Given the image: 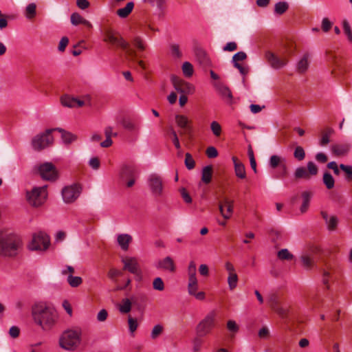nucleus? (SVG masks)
Returning <instances> with one entry per match:
<instances>
[{"mask_svg":"<svg viewBox=\"0 0 352 352\" xmlns=\"http://www.w3.org/2000/svg\"><path fill=\"white\" fill-rule=\"evenodd\" d=\"M55 130H57L60 133H61V138H62L63 142L65 144H71L72 142H75L78 138L76 135L70 132L66 131L63 129L58 128V129H56Z\"/></svg>","mask_w":352,"mask_h":352,"instance_id":"a878e982","label":"nucleus"},{"mask_svg":"<svg viewBox=\"0 0 352 352\" xmlns=\"http://www.w3.org/2000/svg\"><path fill=\"white\" fill-rule=\"evenodd\" d=\"M67 280L69 285L72 287H77L80 285L82 283V280L80 276H74L69 274L67 276Z\"/></svg>","mask_w":352,"mask_h":352,"instance_id":"4c0bfd02","label":"nucleus"},{"mask_svg":"<svg viewBox=\"0 0 352 352\" xmlns=\"http://www.w3.org/2000/svg\"><path fill=\"white\" fill-rule=\"evenodd\" d=\"M270 302L272 309L280 316L285 317L287 314L288 309L286 307L277 306V300L275 297L271 298Z\"/></svg>","mask_w":352,"mask_h":352,"instance_id":"cd10ccee","label":"nucleus"},{"mask_svg":"<svg viewBox=\"0 0 352 352\" xmlns=\"http://www.w3.org/2000/svg\"><path fill=\"white\" fill-rule=\"evenodd\" d=\"M210 129L212 134L215 137H219L222 132V128L221 124L217 121H212L210 123Z\"/></svg>","mask_w":352,"mask_h":352,"instance_id":"79ce46f5","label":"nucleus"},{"mask_svg":"<svg viewBox=\"0 0 352 352\" xmlns=\"http://www.w3.org/2000/svg\"><path fill=\"white\" fill-rule=\"evenodd\" d=\"M80 194V188L76 184L66 186L62 190L63 201L67 204L74 202L79 197Z\"/></svg>","mask_w":352,"mask_h":352,"instance_id":"ddd939ff","label":"nucleus"},{"mask_svg":"<svg viewBox=\"0 0 352 352\" xmlns=\"http://www.w3.org/2000/svg\"><path fill=\"white\" fill-rule=\"evenodd\" d=\"M227 328L228 329L234 333H236L239 331V326L236 323L234 320H230L227 322Z\"/></svg>","mask_w":352,"mask_h":352,"instance_id":"13d9d810","label":"nucleus"},{"mask_svg":"<svg viewBox=\"0 0 352 352\" xmlns=\"http://www.w3.org/2000/svg\"><path fill=\"white\" fill-rule=\"evenodd\" d=\"M265 56L271 67L276 69L284 67L287 63L285 58H280L272 52L266 53Z\"/></svg>","mask_w":352,"mask_h":352,"instance_id":"dca6fc26","label":"nucleus"},{"mask_svg":"<svg viewBox=\"0 0 352 352\" xmlns=\"http://www.w3.org/2000/svg\"><path fill=\"white\" fill-rule=\"evenodd\" d=\"M128 323L129 331L131 333H133L137 329L138 326L137 320L129 316L128 318Z\"/></svg>","mask_w":352,"mask_h":352,"instance_id":"4d7b16f0","label":"nucleus"},{"mask_svg":"<svg viewBox=\"0 0 352 352\" xmlns=\"http://www.w3.org/2000/svg\"><path fill=\"white\" fill-rule=\"evenodd\" d=\"M71 23L74 25H78L79 24H82L89 28H92L91 23L89 21L84 19L78 13H73L71 15Z\"/></svg>","mask_w":352,"mask_h":352,"instance_id":"393cba45","label":"nucleus"},{"mask_svg":"<svg viewBox=\"0 0 352 352\" xmlns=\"http://www.w3.org/2000/svg\"><path fill=\"white\" fill-rule=\"evenodd\" d=\"M322 180L327 188L332 189L334 187L335 180L330 173H324Z\"/></svg>","mask_w":352,"mask_h":352,"instance_id":"f704fd0d","label":"nucleus"},{"mask_svg":"<svg viewBox=\"0 0 352 352\" xmlns=\"http://www.w3.org/2000/svg\"><path fill=\"white\" fill-rule=\"evenodd\" d=\"M82 331L80 327L66 329L60 335L58 340L59 346L64 350L74 351L80 345Z\"/></svg>","mask_w":352,"mask_h":352,"instance_id":"f03ea898","label":"nucleus"},{"mask_svg":"<svg viewBox=\"0 0 352 352\" xmlns=\"http://www.w3.org/2000/svg\"><path fill=\"white\" fill-rule=\"evenodd\" d=\"M294 156L299 161L302 160L305 157V153L303 148L300 146L296 147L294 153Z\"/></svg>","mask_w":352,"mask_h":352,"instance_id":"09e8293b","label":"nucleus"},{"mask_svg":"<svg viewBox=\"0 0 352 352\" xmlns=\"http://www.w3.org/2000/svg\"><path fill=\"white\" fill-rule=\"evenodd\" d=\"M188 280H195L197 279V267L196 264L194 261H190L189 263L188 270Z\"/></svg>","mask_w":352,"mask_h":352,"instance_id":"473e14b6","label":"nucleus"},{"mask_svg":"<svg viewBox=\"0 0 352 352\" xmlns=\"http://www.w3.org/2000/svg\"><path fill=\"white\" fill-rule=\"evenodd\" d=\"M331 150L332 153L336 156H344L349 153L350 145L346 143L335 144L331 146Z\"/></svg>","mask_w":352,"mask_h":352,"instance_id":"aec40b11","label":"nucleus"},{"mask_svg":"<svg viewBox=\"0 0 352 352\" xmlns=\"http://www.w3.org/2000/svg\"><path fill=\"white\" fill-rule=\"evenodd\" d=\"M331 25H332L331 22L327 18H324L322 19V29L324 32H328L331 29Z\"/></svg>","mask_w":352,"mask_h":352,"instance_id":"774afa93","label":"nucleus"},{"mask_svg":"<svg viewBox=\"0 0 352 352\" xmlns=\"http://www.w3.org/2000/svg\"><path fill=\"white\" fill-rule=\"evenodd\" d=\"M170 135L172 136V141H173L175 148L177 149H180L181 146H180V143H179V138H178L176 131L173 129H171Z\"/></svg>","mask_w":352,"mask_h":352,"instance_id":"052dcab7","label":"nucleus"},{"mask_svg":"<svg viewBox=\"0 0 352 352\" xmlns=\"http://www.w3.org/2000/svg\"><path fill=\"white\" fill-rule=\"evenodd\" d=\"M247 58V55L243 52H239L235 54L232 57V62L234 65L235 63H239V61H241L245 60Z\"/></svg>","mask_w":352,"mask_h":352,"instance_id":"864d4df0","label":"nucleus"},{"mask_svg":"<svg viewBox=\"0 0 352 352\" xmlns=\"http://www.w3.org/2000/svg\"><path fill=\"white\" fill-rule=\"evenodd\" d=\"M24 15L26 19L31 20L36 15V5L34 3H29L24 11Z\"/></svg>","mask_w":352,"mask_h":352,"instance_id":"c85d7f7f","label":"nucleus"},{"mask_svg":"<svg viewBox=\"0 0 352 352\" xmlns=\"http://www.w3.org/2000/svg\"><path fill=\"white\" fill-rule=\"evenodd\" d=\"M300 259L302 266L307 270H311L314 265V256L310 253L302 254Z\"/></svg>","mask_w":352,"mask_h":352,"instance_id":"4be33fe9","label":"nucleus"},{"mask_svg":"<svg viewBox=\"0 0 352 352\" xmlns=\"http://www.w3.org/2000/svg\"><path fill=\"white\" fill-rule=\"evenodd\" d=\"M133 45L140 50H144L145 45L140 37H135L133 41Z\"/></svg>","mask_w":352,"mask_h":352,"instance_id":"680f3d73","label":"nucleus"},{"mask_svg":"<svg viewBox=\"0 0 352 352\" xmlns=\"http://www.w3.org/2000/svg\"><path fill=\"white\" fill-rule=\"evenodd\" d=\"M132 303L130 299H122L121 304L119 305L118 309L120 313L127 314L131 310Z\"/></svg>","mask_w":352,"mask_h":352,"instance_id":"7c9ffc66","label":"nucleus"},{"mask_svg":"<svg viewBox=\"0 0 352 352\" xmlns=\"http://www.w3.org/2000/svg\"><path fill=\"white\" fill-rule=\"evenodd\" d=\"M54 129H47L43 133L35 135L31 142L34 150L40 151L50 146L54 142V138L52 135Z\"/></svg>","mask_w":352,"mask_h":352,"instance_id":"0eeeda50","label":"nucleus"},{"mask_svg":"<svg viewBox=\"0 0 352 352\" xmlns=\"http://www.w3.org/2000/svg\"><path fill=\"white\" fill-rule=\"evenodd\" d=\"M238 283V276L236 274H232L228 275V284L229 286V289L230 290H233L237 286Z\"/></svg>","mask_w":352,"mask_h":352,"instance_id":"a18cd8bd","label":"nucleus"},{"mask_svg":"<svg viewBox=\"0 0 352 352\" xmlns=\"http://www.w3.org/2000/svg\"><path fill=\"white\" fill-rule=\"evenodd\" d=\"M288 3L285 1H280L275 4L274 12L277 14H283L288 9Z\"/></svg>","mask_w":352,"mask_h":352,"instance_id":"e433bc0d","label":"nucleus"},{"mask_svg":"<svg viewBox=\"0 0 352 352\" xmlns=\"http://www.w3.org/2000/svg\"><path fill=\"white\" fill-rule=\"evenodd\" d=\"M332 133L333 131L331 129H329L327 132L322 134L320 141V144L321 146L327 145L330 142V135Z\"/></svg>","mask_w":352,"mask_h":352,"instance_id":"3c124183","label":"nucleus"},{"mask_svg":"<svg viewBox=\"0 0 352 352\" xmlns=\"http://www.w3.org/2000/svg\"><path fill=\"white\" fill-rule=\"evenodd\" d=\"M171 82L174 89L180 94H192L195 91V87L192 84L179 77L172 76Z\"/></svg>","mask_w":352,"mask_h":352,"instance_id":"1a4fd4ad","label":"nucleus"},{"mask_svg":"<svg viewBox=\"0 0 352 352\" xmlns=\"http://www.w3.org/2000/svg\"><path fill=\"white\" fill-rule=\"evenodd\" d=\"M170 52H171V55L174 57V58H181L182 56V52L180 51V49H179V47L178 45L177 44H172L170 47Z\"/></svg>","mask_w":352,"mask_h":352,"instance_id":"8fccbe9b","label":"nucleus"},{"mask_svg":"<svg viewBox=\"0 0 352 352\" xmlns=\"http://www.w3.org/2000/svg\"><path fill=\"white\" fill-rule=\"evenodd\" d=\"M309 55L308 54H305L298 61L296 64L297 71L303 74L306 72L309 68Z\"/></svg>","mask_w":352,"mask_h":352,"instance_id":"5701e85b","label":"nucleus"},{"mask_svg":"<svg viewBox=\"0 0 352 352\" xmlns=\"http://www.w3.org/2000/svg\"><path fill=\"white\" fill-rule=\"evenodd\" d=\"M134 8V3L133 1L128 2L124 8H120L117 10L116 13L120 18L127 17L132 12Z\"/></svg>","mask_w":352,"mask_h":352,"instance_id":"bb28decb","label":"nucleus"},{"mask_svg":"<svg viewBox=\"0 0 352 352\" xmlns=\"http://www.w3.org/2000/svg\"><path fill=\"white\" fill-rule=\"evenodd\" d=\"M232 160L234 164V173L235 175L241 179L246 178V171L244 164L238 160L235 156L232 157Z\"/></svg>","mask_w":352,"mask_h":352,"instance_id":"6ab92c4d","label":"nucleus"},{"mask_svg":"<svg viewBox=\"0 0 352 352\" xmlns=\"http://www.w3.org/2000/svg\"><path fill=\"white\" fill-rule=\"evenodd\" d=\"M132 241V236L128 234H120L117 236V242L121 249L126 251L129 249L130 243Z\"/></svg>","mask_w":352,"mask_h":352,"instance_id":"412c9836","label":"nucleus"},{"mask_svg":"<svg viewBox=\"0 0 352 352\" xmlns=\"http://www.w3.org/2000/svg\"><path fill=\"white\" fill-rule=\"evenodd\" d=\"M185 164L189 170L192 169L195 167V161L188 153H186L185 155Z\"/></svg>","mask_w":352,"mask_h":352,"instance_id":"603ef678","label":"nucleus"},{"mask_svg":"<svg viewBox=\"0 0 352 352\" xmlns=\"http://www.w3.org/2000/svg\"><path fill=\"white\" fill-rule=\"evenodd\" d=\"M60 102L63 106L69 108L81 107L85 104V101L84 100L74 98L68 95L62 96Z\"/></svg>","mask_w":352,"mask_h":352,"instance_id":"4468645a","label":"nucleus"},{"mask_svg":"<svg viewBox=\"0 0 352 352\" xmlns=\"http://www.w3.org/2000/svg\"><path fill=\"white\" fill-rule=\"evenodd\" d=\"M151 193L155 197H161L163 194V183L161 177L155 173L151 174L147 179Z\"/></svg>","mask_w":352,"mask_h":352,"instance_id":"9d476101","label":"nucleus"},{"mask_svg":"<svg viewBox=\"0 0 352 352\" xmlns=\"http://www.w3.org/2000/svg\"><path fill=\"white\" fill-rule=\"evenodd\" d=\"M188 293L190 296H193L199 289L198 280H188Z\"/></svg>","mask_w":352,"mask_h":352,"instance_id":"2f4dec72","label":"nucleus"},{"mask_svg":"<svg viewBox=\"0 0 352 352\" xmlns=\"http://www.w3.org/2000/svg\"><path fill=\"white\" fill-rule=\"evenodd\" d=\"M217 318L216 311L212 310L208 312L204 318L201 320L196 327V332L200 337L208 335L215 326Z\"/></svg>","mask_w":352,"mask_h":352,"instance_id":"423d86ee","label":"nucleus"},{"mask_svg":"<svg viewBox=\"0 0 352 352\" xmlns=\"http://www.w3.org/2000/svg\"><path fill=\"white\" fill-rule=\"evenodd\" d=\"M307 172L309 177H310V175H316L318 173V167L314 162H309L307 163Z\"/></svg>","mask_w":352,"mask_h":352,"instance_id":"5fc2aeb1","label":"nucleus"},{"mask_svg":"<svg viewBox=\"0 0 352 352\" xmlns=\"http://www.w3.org/2000/svg\"><path fill=\"white\" fill-rule=\"evenodd\" d=\"M277 256L280 260L290 261L294 258V255L287 249L280 250L278 252Z\"/></svg>","mask_w":352,"mask_h":352,"instance_id":"c03bdc74","label":"nucleus"},{"mask_svg":"<svg viewBox=\"0 0 352 352\" xmlns=\"http://www.w3.org/2000/svg\"><path fill=\"white\" fill-rule=\"evenodd\" d=\"M41 177L45 180H56L58 173L56 166L51 162H45L38 168Z\"/></svg>","mask_w":352,"mask_h":352,"instance_id":"9b49d317","label":"nucleus"},{"mask_svg":"<svg viewBox=\"0 0 352 352\" xmlns=\"http://www.w3.org/2000/svg\"><path fill=\"white\" fill-rule=\"evenodd\" d=\"M34 322L43 331L51 330L58 320V314L52 306L40 302L32 308Z\"/></svg>","mask_w":352,"mask_h":352,"instance_id":"f257e3e1","label":"nucleus"},{"mask_svg":"<svg viewBox=\"0 0 352 352\" xmlns=\"http://www.w3.org/2000/svg\"><path fill=\"white\" fill-rule=\"evenodd\" d=\"M343 29L344 33L346 34L348 39L350 42H352V31L351 30L350 25L347 21H344L343 23Z\"/></svg>","mask_w":352,"mask_h":352,"instance_id":"bf43d9fd","label":"nucleus"},{"mask_svg":"<svg viewBox=\"0 0 352 352\" xmlns=\"http://www.w3.org/2000/svg\"><path fill=\"white\" fill-rule=\"evenodd\" d=\"M313 196V193L310 191H304L301 194L302 202L300 208L301 213H305L307 211L311 199Z\"/></svg>","mask_w":352,"mask_h":352,"instance_id":"b1692460","label":"nucleus"},{"mask_svg":"<svg viewBox=\"0 0 352 352\" xmlns=\"http://www.w3.org/2000/svg\"><path fill=\"white\" fill-rule=\"evenodd\" d=\"M121 261L124 264V270L131 274L138 273V270L140 268L138 261L135 257L124 256L122 258Z\"/></svg>","mask_w":352,"mask_h":352,"instance_id":"2eb2a0df","label":"nucleus"},{"mask_svg":"<svg viewBox=\"0 0 352 352\" xmlns=\"http://www.w3.org/2000/svg\"><path fill=\"white\" fill-rule=\"evenodd\" d=\"M156 267L169 272H174L175 271L174 261L170 256H166L164 258L160 260L156 264Z\"/></svg>","mask_w":352,"mask_h":352,"instance_id":"f3484780","label":"nucleus"},{"mask_svg":"<svg viewBox=\"0 0 352 352\" xmlns=\"http://www.w3.org/2000/svg\"><path fill=\"white\" fill-rule=\"evenodd\" d=\"M164 327L162 324H155L151 332V338L153 340L157 338L163 332Z\"/></svg>","mask_w":352,"mask_h":352,"instance_id":"37998d69","label":"nucleus"},{"mask_svg":"<svg viewBox=\"0 0 352 352\" xmlns=\"http://www.w3.org/2000/svg\"><path fill=\"white\" fill-rule=\"evenodd\" d=\"M99 159L96 157H91L89 161V165L94 170H97L100 167Z\"/></svg>","mask_w":352,"mask_h":352,"instance_id":"0e129e2a","label":"nucleus"},{"mask_svg":"<svg viewBox=\"0 0 352 352\" xmlns=\"http://www.w3.org/2000/svg\"><path fill=\"white\" fill-rule=\"evenodd\" d=\"M340 168L347 175L349 179H352V166L341 164Z\"/></svg>","mask_w":352,"mask_h":352,"instance_id":"69168bd1","label":"nucleus"},{"mask_svg":"<svg viewBox=\"0 0 352 352\" xmlns=\"http://www.w3.org/2000/svg\"><path fill=\"white\" fill-rule=\"evenodd\" d=\"M50 245V237L44 232L35 233L28 245L30 250L45 251Z\"/></svg>","mask_w":352,"mask_h":352,"instance_id":"6e6552de","label":"nucleus"},{"mask_svg":"<svg viewBox=\"0 0 352 352\" xmlns=\"http://www.w3.org/2000/svg\"><path fill=\"white\" fill-rule=\"evenodd\" d=\"M285 162V159L278 155H272L270 158V166L272 168H276L278 165L283 164L282 162Z\"/></svg>","mask_w":352,"mask_h":352,"instance_id":"ea45409f","label":"nucleus"},{"mask_svg":"<svg viewBox=\"0 0 352 352\" xmlns=\"http://www.w3.org/2000/svg\"><path fill=\"white\" fill-rule=\"evenodd\" d=\"M184 75L187 78H190L194 73L192 65L190 62H184L182 67Z\"/></svg>","mask_w":352,"mask_h":352,"instance_id":"72a5a7b5","label":"nucleus"},{"mask_svg":"<svg viewBox=\"0 0 352 352\" xmlns=\"http://www.w3.org/2000/svg\"><path fill=\"white\" fill-rule=\"evenodd\" d=\"M175 122L177 125L185 130V132L187 133H190L192 131V126H190L191 121L188 119V118L185 115H176L175 116Z\"/></svg>","mask_w":352,"mask_h":352,"instance_id":"a211bd4d","label":"nucleus"},{"mask_svg":"<svg viewBox=\"0 0 352 352\" xmlns=\"http://www.w3.org/2000/svg\"><path fill=\"white\" fill-rule=\"evenodd\" d=\"M219 93L228 103L232 102V95L230 90L228 87H220Z\"/></svg>","mask_w":352,"mask_h":352,"instance_id":"c9c22d12","label":"nucleus"},{"mask_svg":"<svg viewBox=\"0 0 352 352\" xmlns=\"http://www.w3.org/2000/svg\"><path fill=\"white\" fill-rule=\"evenodd\" d=\"M202 345V340L199 338H195L192 340V351L199 352Z\"/></svg>","mask_w":352,"mask_h":352,"instance_id":"6e6d98bb","label":"nucleus"},{"mask_svg":"<svg viewBox=\"0 0 352 352\" xmlns=\"http://www.w3.org/2000/svg\"><path fill=\"white\" fill-rule=\"evenodd\" d=\"M153 287L157 291H163L164 289V283L163 280L160 277L154 278L153 281Z\"/></svg>","mask_w":352,"mask_h":352,"instance_id":"49530a36","label":"nucleus"},{"mask_svg":"<svg viewBox=\"0 0 352 352\" xmlns=\"http://www.w3.org/2000/svg\"><path fill=\"white\" fill-rule=\"evenodd\" d=\"M338 220L336 217L331 216L329 219L327 221L326 224L329 230H334L337 227Z\"/></svg>","mask_w":352,"mask_h":352,"instance_id":"de8ad7c7","label":"nucleus"},{"mask_svg":"<svg viewBox=\"0 0 352 352\" xmlns=\"http://www.w3.org/2000/svg\"><path fill=\"white\" fill-rule=\"evenodd\" d=\"M47 198V186L34 187L30 191L26 192V199L33 207L42 206Z\"/></svg>","mask_w":352,"mask_h":352,"instance_id":"39448f33","label":"nucleus"},{"mask_svg":"<svg viewBox=\"0 0 352 352\" xmlns=\"http://www.w3.org/2000/svg\"><path fill=\"white\" fill-rule=\"evenodd\" d=\"M219 210L223 219H230L234 212V201L224 197L219 203Z\"/></svg>","mask_w":352,"mask_h":352,"instance_id":"f8f14e48","label":"nucleus"},{"mask_svg":"<svg viewBox=\"0 0 352 352\" xmlns=\"http://www.w3.org/2000/svg\"><path fill=\"white\" fill-rule=\"evenodd\" d=\"M122 124L125 129L130 131H138L140 129V127L137 124L129 120H124Z\"/></svg>","mask_w":352,"mask_h":352,"instance_id":"58836bf2","label":"nucleus"},{"mask_svg":"<svg viewBox=\"0 0 352 352\" xmlns=\"http://www.w3.org/2000/svg\"><path fill=\"white\" fill-rule=\"evenodd\" d=\"M206 155L209 158H214L218 155V151L214 146H209L206 149Z\"/></svg>","mask_w":352,"mask_h":352,"instance_id":"e2e57ef3","label":"nucleus"},{"mask_svg":"<svg viewBox=\"0 0 352 352\" xmlns=\"http://www.w3.org/2000/svg\"><path fill=\"white\" fill-rule=\"evenodd\" d=\"M104 42L109 43L112 45L120 47L126 51V54L131 58V60H135L137 57L136 52L129 47V44L126 42L119 33L111 30H107L104 33Z\"/></svg>","mask_w":352,"mask_h":352,"instance_id":"20e7f679","label":"nucleus"},{"mask_svg":"<svg viewBox=\"0 0 352 352\" xmlns=\"http://www.w3.org/2000/svg\"><path fill=\"white\" fill-rule=\"evenodd\" d=\"M294 176L296 179H309V173L305 168L298 167L296 169Z\"/></svg>","mask_w":352,"mask_h":352,"instance_id":"a19ab883","label":"nucleus"},{"mask_svg":"<svg viewBox=\"0 0 352 352\" xmlns=\"http://www.w3.org/2000/svg\"><path fill=\"white\" fill-rule=\"evenodd\" d=\"M212 175V166H206L203 168L201 172V180L205 184L210 182Z\"/></svg>","mask_w":352,"mask_h":352,"instance_id":"c756f323","label":"nucleus"},{"mask_svg":"<svg viewBox=\"0 0 352 352\" xmlns=\"http://www.w3.org/2000/svg\"><path fill=\"white\" fill-rule=\"evenodd\" d=\"M69 39L67 37L64 36L63 37L58 44V50L60 52H64L67 45H68Z\"/></svg>","mask_w":352,"mask_h":352,"instance_id":"338daca9","label":"nucleus"},{"mask_svg":"<svg viewBox=\"0 0 352 352\" xmlns=\"http://www.w3.org/2000/svg\"><path fill=\"white\" fill-rule=\"evenodd\" d=\"M21 241L16 235L0 232V256L13 257L21 248Z\"/></svg>","mask_w":352,"mask_h":352,"instance_id":"7ed1b4c3","label":"nucleus"}]
</instances>
